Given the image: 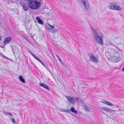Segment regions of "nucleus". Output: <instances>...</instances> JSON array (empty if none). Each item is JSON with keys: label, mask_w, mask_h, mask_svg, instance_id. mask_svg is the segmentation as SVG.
I'll return each mask as SVG.
<instances>
[{"label": "nucleus", "mask_w": 124, "mask_h": 124, "mask_svg": "<svg viewBox=\"0 0 124 124\" xmlns=\"http://www.w3.org/2000/svg\"><path fill=\"white\" fill-rule=\"evenodd\" d=\"M70 110L72 112L76 114H77L78 113L77 111L75 110L73 107H72L71 108Z\"/></svg>", "instance_id": "obj_19"}, {"label": "nucleus", "mask_w": 124, "mask_h": 124, "mask_svg": "<svg viewBox=\"0 0 124 124\" xmlns=\"http://www.w3.org/2000/svg\"><path fill=\"white\" fill-rule=\"evenodd\" d=\"M58 31L59 30L58 29H55L52 30V33H54Z\"/></svg>", "instance_id": "obj_22"}, {"label": "nucleus", "mask_w": 124, "mask_h": 124, "mask_svg": "<svg viewBox=\"0 0 124 124\" xmlns=\"http://www.w3.org/2000/svg\"><path fill=\"white\" fill-rule=\"evenodd\" d=\"M41 5V3L35 0L33 1L32 2H31L28 4V7L30 8L33 9H38Z\"/></svg>", "instance_id": "obj_2"}, {"label": "nucleus", "mask_w": 124, "mask_h": 124, "mask_svg": "<svg viewBox=\"0 0 124 124\" xmlns=\"http://www.w3.org/2000/svg\"><path fill=\"white\" fill-rule=\"evenodd\" d=\"M47 28L49 29H54V26L53 25H51L49 24L46 25Z\"/></svg>", "instance_id": "obj_17"}, {"label": "nucleus", "mask_w": 124, "mask_h": 124, "mask_svg": "<svg viewBox=\"0 0 124 124\" xmlns=\"http://www.w3.org/2000/svg\"><path fill=\"white\" fill-rule=\"evenodd\" d=\"M39 83L40 84V86L44 88L48 91H49L50 90L49 88L46 84L42 83Z\"/></svg>", "instance_id": "obj_10"}, {"label": "nucleus", "mask_w": 124, "mask_h": 124, "mask_svg": "<svg viewBox=\"0 0 124 124\" xmlns=\"http://www.w3.org/2000/svg\"><path fill=\"white\" fill-rule=\"evenodd\" d=\"M74 100H75L76 101H79V97H77L74 99Z\"/></svg>", "instance_id": "obj_26"}, {"label": "nucleus", "mask_w": 124, "mask_h": 124, "mask_svg": "<svg viewBox=\"0 0 124 124\" xmlns=\"http://www.w3.org/2000/svg\"><path fill=\"white\" fill-rule=\"evenodd\" d=\"M65 97L68 100L70 101L71 104H73L75 102L74 99L72 97L67 96H65Z\"/></svg>", "instance_id": "obj_7"}, {"label": "nucleus", "mask_w": 124, "mask_h": 124, "mask_svg": "<svg viewBox=\"0 0 124 124\" xmlns=\"http://www.w3.org/2000/svg\"><path fill=\"white\" fill-rule=\"evenodd\" d=\"M40 62L44 66H45V67H46V66L45 65V64H44V62H43V61H42L41 60V62Z\"/></svg>", "instance_id": "obj_28"}, {"label": "nucleus", "mask_w": 124, "mask_h": 124, "mask_svg": "<svg viewBox=\"0 0 124 124\" xmlns=\"http://www.w3.org/2000/svg\"><path fill=\"white\" fill-rule=\"evenodd\" d=\"M5 113L6 114H7L9 115H10L11 116H13L12 115V114L11 113H8L7 112H6Z\"/></svg>", "instance_id": "obj_30"}, {"label": "nucleus", "mask_w": 124, "mask_h": 124, "mask_svg": "<svg viewBox=\"0 0 124 124\" xmlns=\"http://www.w3.org/2000/svg\"><path fill=\"white\" fill-rule=\"evenodd\" d=\"M85 0H77V1L81 4H82Z\"/></svg>", "instance_id": "obj_23"}, {"label": "nucleus", "mask_w": 124, "mask_h": 124, "mask_svg": "<svg viewBox=\"0 0 124 124\" xmlns=\"http://www.w3.org/2000/svg\"><path fill=\"white\" fill-rule=\"evenodd\" d=\"M109 44H110V45H111L112 46L113 45V44H112V43H109Z\"/></svg>", "instance_id": "obj_33"}, {"label": "nucleus", "mask_w": 124, "mask_h": 124, "mask_svg": "<svg viewBox=\"0 0 124 124\" xmlns=\"http://www.w3.org/2000/svg\"><path fill=\"white\" fill-rule=\"evenodd\" d=\"M10 120L14 124L16 122L14 118H10Z\"/></svg>", "instance_id": "obj_24"}, {"label": "nucleus", "mask_w": 124, "mask_h": 124, "mask_svg": "<svg viewBox=\"0 0 124 124\" xmlns=\"http://www.w3.org/2000/svg\"><path fill=\"white\" fill-rule=\"evenodd\" d=\"M93 35L94 40L96 43L101 45H103V38L104 35L100 31H96L92 27H91Z\"/></svg>", "instance_id": "obj_1"}, {"label": "nucleus", "mask_w": 124, "mask_h": 124, "mask_svg": "<svg viewBox=\"0 0 124 124\" xmlns=\"http://www.w3.org/2000/svg\"><path fill=\"white\" fill-rule=\"evenodd\" d=\"M121 10V8L117 4H115L113 10Z\"/></svg>", "instance_id": "obj_12"}, {"label": "nucleus", "mask_w": 124, "mask_h": 124, "mask_svg": "<svg viewBox=\"0 0 124 124\" xmlns=\"http://www.w3.org/2000/svg\"><path fill=\"white\" fill-rule=\"evenodd\" d=\"M63 111H64L65 112L67 113H69L70 112V110H63Z\"/></svg>", "instance_id": "obj_27"}, {"label": "nucleus", "mask_w": 124, "mask_h": 124, "mask_svg": "<svg viewBox=\"0 0 124 124\" xmlns=\"http://www.w3.org/2000/svg\"><path fill=\"white\" fill-rule=\"evenodd\" d=\"M119 110H121V109H119Z\"/></svg>", "instance_id": "obj_38"}, {"label": "nucleus", "mask_w": 124, "mask_h": 124, "mask_svg": "<svg viewBox=\"0 0 124 124\" xmlns=\"http://www.w3.org/2000/svg\"><path fill=\"white\" fill-rule=\"evenodd\" d=\"M101 112H102V113H104V114H106L104 112L102 111H101Z\"/></svg>", "instance_id": "obj_34"}, {"label": "nucleus", "mask_w": 124, "mask_h": 124, "mask_svg": "<svg viewBox=\"0 0 124 124\" xmlns=\"http://www.w3.org/2000/svg\"><path fill=\"white\" fill-rule=\"evenodd\" d=\"M87 55L90 58V59L91 60L95 62H97L98 59L93 55L90 53H88Z\"/></svg>", "instance_id": "obj_4"}, {"label": "nucleus", "mask_w": 124, "mask_h": 124, "mask_svg": "<svg viewBox=\"0 0 124 124\" xmlns=\"http://www.w3.org/2000/svg\"><path fill=\"white\" fill-rule=\"evenodd\" d=\"M3 56V57H4V58H5V59H8V60H9L10 59H9V58H8L6 56Z\"/></svg>", "instance_id": "obj_31"}, {"label": "nucleus", "mask_w": 124, "mask_h": 124, "mask_svg": "<svg viewBox=\"0 0 124 124\" xmlns=\"http://www.w3.org/2000/svg\"><path fill=\"white\" fill-rule=\"evenodd\" d=\"M29 42L30 43H31V42H30V41H29Z\"/></svg>", "instance_id": "obj_37"}, {"label": "nucleus", "mask_w": 124, "mask_h": 124, "mask_svg": "<svg viewBox=\"0 0 124 124\" xmlns=\"http://www.w3.org/2000/svg\"><path fill=\"white\" fill-rule=\"evenodd\" d=\"M1 37L0 36V41L1 40Z\"/></svg>", "instance_id": "obj_35"}, {"label": "nucleus", "mask_w": 124, "mask_h": 124, "mask_svg": "<svg viewBox=\"0 0 124 124\" xmlns=\"http://www.w3.org/2000/svg\"><path fill=\"white\" fill-rule=\"evenodd\" d=\"M28 52L36 59L39 62H41V60L39 59L34 54L32 53L31 51L29 50H28Z\"/></svg>", "instance_id": "obj_8"}, {"label": "nucleus", "mask_w": 124, "mask_h": 124, "mask_svg": "<svg viewBox=\"0 0 124 124\" xmlns=\"http://www.w3.org/2000/svg\"><path fill=\"white\" fill-rule=\"evenodd\" d=\"M101 102L103 103L111 106H113L114 105L111 103L107 101L103 100L101 101Z\"/></svg>", "instance_id": "obj_11"}, {"label": "nucleus", "mask_w": 124, "mask_h": 124, "mask_svg": "<svg viewBox=\"0 0 124 124\" xmlns=\"http://www.w3.org/2000/svg\"><path fill=\"white\" fill-rule=\"evenodd\" d=\"M12 47V52H13L14 54L15 53V50L14 49V48H13L12 47Z\"/></svg>", "instance_id": "obj_29"}, {"label": "nucleus", "mask_w": 124, "mask_h": 124, "mask_svg": "<svg viewBox=\"0 0 124 124\" xmlns=\"http://www.w3.org/2000/svg\"><path fill=\"white\" fill-rule=\"evenodd\" d=\"M20 3L21 5L23 6V10L25 11H27L28 10V8L27 5L25 4H23L20 1Z\"/></svg>", "instance_id": "obj_9"}, {"label": "nucleus", "mask_w": 124, "mask_h": 124, "mask_svg": "<svg viewBox=\"0 0 124 124\" xmlns=\"http://www.w3.org/2000/svg\"><path fill=\"white\" fill-rule=\"evenodd\" d=\"M83 5L85 8L89 10L90 8L89 4L88 1L85 0L81 4Z\"/></svg>", "instance_id": "obj_3"}, {"label": "nucleus", "mask_w": 124, "mask_h": 124, "mask_svg": "<svg viewBox=\"0 0 124 124\" xmlns=\"http://www.w3.org/2000/svg\"><path fill=\"white\" fill-rule=\"evenodd\" d=\"M115 3H112L111 2L110 3L109 5L108 6L109 8L110 9L113 10L114 8V5Z\"/></svg>", "instance_id": "obj_15"}, {"label": "nucleus", "mask_w": 124, "mask_h": 124, "mask_svg": "<svg viewBox=\"0 0 124 124\" xmlns=\"http://www.w3.org/2000/svg\"><path fill=\"white\" fill-rule=\"evenodd\" d=\"M101 110L105 111L109 113L115 111V110H113L110 109L106 107H101Z\"/></svg>", "instance_id": "obj_5"}, {"label": "nucleus", "mask_w": 124, "mask_h": 124, "mask_svg": "<svg viewBox=\"0 0 124 124\" xmlns=\"http://www.w3.org/2000/svg\"><path fill=\"white\" fill-rule=\"evenodd\" d=\"M55 55H56V56L57 58L58 59V60L61 63H63V62H62V60L61 59V58H60V57L59 56H58L57 54H55Z\"/></svg>", "instance_id": "obj_21"}, {"label": "nucleus", "mask_w": 124, "mask_h": 124, "mask_svg": "<svg viewBox=\"0 0 124 124\" xmlns=\"http://www.w3.org/2000/svg\"><path fill=\"white\" fill-rule=\"evenodd\" d=\"M2 48L4 49H5V47L4 46H3V47H2Z\"/></svg>", "instance_id": "obj_36"}, {"label": "nucleus", "mask_w": 124, "mask_h": 124, "mask_svg": "<svg viewBox=\"0 0 124 124\" xmlns=\"http://www.w3.org/2000/svg\"><path fill=\"white\" fill-rule=\"evenodd\" d=\"M18 78L22 82L24 83L25 81V80L23 78L22 76L21 75L19 76L18 77Z\"/></svg>", "instance_id": "obj_18"}, {"label": "nucleus", "mask_w": 124, "mask_h": 124, "mask_svg": "<svg viewBox=\"0 0 124 124\" xmlns=\"http://www.w3.org/2000/svg\"><path fill=\"white\" fill-rule=\"evenodd\" d=\"M26 0L27 3L29 4H30L31 3V2H32L33 1H32V0Z\"/></svg>", "instance_id": "obj_25"}, {"label": "nucleus", "mask_w": 124, "mask_h": 124, "mask_svg": "<svg viewBox=\"0 0 124 124\" xmlns=\"http://www.w3.org/2000/svg\"><path fill=\"white\" fill-rule=\"evenodd\" d=\"M11 39L12 38L11 37L6 38L3 42L4 44H5V45H6L11 40Z\"/></svg>", "instance_id": "obj_13"}, {"label": "nucleus", "mask_w": 124, "mask_h": 124, "mask_svg": "<svg viewBox=\"0 0 124 124\" xmlns=\"http://www.w3.org/2000/svg\"><path fill=\"white\" fill-rule=\"evenodd\" d=\"M115 57L117 58L119 60H120L123 58V56L121 53H117L115 54Z\"/></svg>", "instance_id": "obj_6"}, {"label": "nucleus", "mask_w": 124, "mask_h": 124, "mask_svg": "<svg viewBox=\"0 0 124 124\" xmlns=\"http://www.w3.org/2000/svg\"><path fill=\"white\" fill-rule=\"evenodd\" d=\"M84 108L87 111H90V108L86 104H84L83 106Z\"/></svg>", "instance_id": "obj_16"}, {"label": "nucleus", "mask_w": 124, "mask_h": 124, "mask_svg": "<svg viewBox=\"0 0 124 124\" xmlns=\"http://www.w3.org/2000/svg\"><path fill=\"white\" fill-rule=\"evenodd\" d=\"M110 52L111 54H113V55L114 56V57H115V54L117 53L116 51H115V49H113L111 50Z\"/></svg>", "instance_id": "obj_20"}, {"label": "nucleus", "mask_w": 124, "mask_h": 124, "mask_svg": "<svg viewBox=\"0 0 124 124\" xmlns=\"http://www.w3.org/2000/svg\"><path fill=\"white\" fill-rule=\"evenodd\" d=\"M36 19L37 21L39 24L43 25V23L41 19H40L39 16H37L36 18Z\"/></svg>", "instance_id": "obj_14"}, {"label": "nucleus", "mask_w": 124, "mask_h": 124, "mask_svg": "<svg viewBox=\"0 0 124 124\" xmlns=\"http://www.w3.org/2000/svg\"><path fill=\"white\" fill-rule=\"evenodd\" d=\"M122 70L123 71H124V67L122 68Z\"/></svg>", "instance_id": "obj_32"}]
</instances>
